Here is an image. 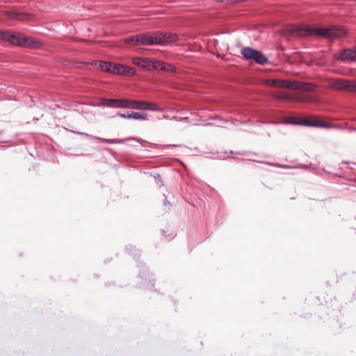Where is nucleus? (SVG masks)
I'll use <instances>...</instances> for the list:
<instances>
[{"label": "nucleus", "instance_id": "1", "mask_svg": "<svg viewBox=\"0 0 356 356\" xmlns=\"http://www.w3.org/2000/svg\"><path fill=\"white\" fill-rule=\"evenodd\" d=\"M291 34L300 37H322L329 40H339L347 37L348 31L342 26L332 25L325 27H310L306 24L293 26L288 29Z\"/></svg>", "mask_w": 356, "mask_h": 356}, {"label": "nucleus", "instance_id": "2", "mask_svg": "<svg viewBox=\"0 0 356 356\" xmlns=\"http://www.w3.org/2000/svg\"><path fill=\"white\" fill-rule=\"evenodd\" d=\"M85 65L90 64L94 67H129L130 65L136 67H163L161 63L159 60H152L145 57H134L127 58L124 63H112L106 62L98 60H92L90 63H84ZM164 67H173L171 64L164 65Z\"/></svg>", "mask_w": 356, "mask_h": 356}, {"label": "nucleus", "instance_id": "3", "mask_svg": "<svg viewBox=\"0 0 356 356\" xmlns=\"http://www.w3.org/2000/svg\"><path fill=\"white\" fill-rule=\"evenodd\" d=\"M0 39L13 45L22 47L38 48L41 46V43L33 38L10 31H0Z\"/></svg>", "mask_w": 356, "mask_h": 356}, {"label": "nucleus", "instance_id": "4", "mask_svg": "<svg viewBox=\"0 0 356 356\" xmlns=\"http://www.w3.org/2000/svg\"><path fill=\"white\" fill-rule=\"evenodd\" d=\"M139 45H165L177 40V35L172 33L154 32L139 34Z\"/></svg>", "mask_w": 356, "mask_h": 356}, {"label": "nucleus", "instance_id": "5", "mask_svg": "<svg viewBox=\"0 0 356 356\" xmlns=\"http://www.w3.org/2000/svg\"><path fill=\"white\" fill-rule=\"evenodd\" d=\"M266 83L270 86L305 91H312L314 89V86L312 84L291 80L267 79Z\"/></svg>", "mask_w": 356, "mask_h": 356}, {"label": "nucleus", "instance_id": "6", "mask_svg": "<svg viewBox=\"0 0 356 356\" xmlns=\"http://www.w3.org/2000/svg\"><path fill=\"white\" fill-rule=\"evenodd\" d=\"M243 57L251 63L264 65L268 64V58L261 51L250 47H244L241 49Z\"/></svg>", "mask_w": 356, "mask_h": 356}, {"label": "nucleus", "instance_id": "7", "mask_svg": "<svg viewBox=\"0 0 356 356\" xmlns=\"http://www.w3.org/2000/svg\"><path fill=\"white\" fill-rule=\"evenodd\" d=\"M334 58L345 62H356V47L339 50L334 54Z\"/></svg>", "mask_w": 356, "mask_h": 356}, {"label": "nucleus", "instance_id": "8", "mask_svg": "<svg viewBox=\"0 0 356 356\" xmlns=\"http://www.w3.org/2000/svg\"><path fill=\"white\" fill-rule=\"evenodd\" d=\"M332 87L337 90L356 91V82L344 79H336L332 81Z\"/></svg>", "mask_w": 356, "mask_h": 356}, {"label": "nucleus", "instance_id": "9", "mask_svg": "<svg viewBox=\"0 0 356 356\" xmlns=\"http://www.w3.org/2000/svg\"><path fill=\"white\" fill-rule=\"evenodd\" d=\"M298 124L314 127L330 128L332 127V125L328 123L320 121L316 117L302 118Z\"/></svg>", "mask_w": 356, "mask_h": 356}, {"label": "nucleus", "instance_id": "10", "mask_svg": "<svg viewBox=\"0 0 356 356\" xmlns=\"http://www.w3.org/2000/svg\"><path fill=\"white\" fill-rule=\"evenodd\" d=\"M104 72L126 76H132L136 73L135 68H105Z\"/></svg>", "mask_w": 356, "mask_h": 356}, {"label": "nucleus", "instance_id": "11", "mask_svg": "<svg viewBox=\"0 0 356 356\" xmlns=\"http://www.w3.org/2000/svg\"><path fill=\"white\" fill-rule=\"evenodd\" d=\"M100 104L102 106L113 107V108H122V99H106L102 98L100 99Z\"/></svg>", "mask_w": 356, "mask_h": 356}, {"label": "nucleus", "instance_id": "12", "mask_svg": "<svg viewBox=\"0 0 356 356\" xmlns=\"http://www.w3.org/2000/svg\"><path fill=\"white\" fill-rule=\"evenodd\" d=\"M5 15L10 19L24 21L29 19V16L25 13L17 11H6Z\"/></svg>", "mask_w": 356, "mask_h": 356}, {"label": "nucleus", "instance_id": "13", "mask_svg": "<svg viewBox=\"0 0 356 356\" xmlns=\"http://www.w3.org/2000/svg\"><path fill=\"white\" fill-rule=\"evenodd\" d=\"M127 118L128 119L145 120H147V115L145 113H140V112H131V113L127 115Z\"/></svg>", "mask_w": 356, "mask_h": 356}, {"label": "nucleus", "instance_id": "14", "mask_svg": "<svg viewBox=\"0 0 356 356\" xmlns=\"http://www.w3.org/2000/svg\"><path fill=\"white\" fill-rule=\"evenodd\" d=\"M124 42L131 45H139L138 35L131 36L124 39Z\"/></svg>", "mask_w": 356, "mask_h": 356}, {"label": "nucleus", "instance_id": "15", "mask_svg": "<svg viewBox=\"0 0 356 356\" xmlns=\"http://www.w3.org/2000/svg\"><path fill=\"white\" fill-rule=\"evenodd\" d=\"M145 110H149L152 111H163V109L156 104L147 102V106Z\"/></svg>", "mask_w": 356, "mask_h": 356}, {"label": "nucleus", "instance_id": "16", "mask_svg": "<svg viewBox=\"0 0 356 356\" xmlns=\"http://www.w3.org/2000/svg\"><path fill=\"white\" fill-rule=\"evenodd\" d=\"M138 101L137 100H130L129 108L138 110Z\"/></svg>", "mask_w": 356, "mask_h": 356}, {"label": "nucleus", "instance_id": "17", "mask_svg": "<svg viewBox=\"0 0 356 356\" xmlns=\"http://www.w3.org/2000/svg\"><path fill=\"white\" fill-rule=\"evenodd\" d=\"M147 104V102L145 101H138V110H145Z\"/></svg>", "mask_w": 356, "mask_h": 356}, {"label": "nucleus", "instance_id": "18", "mask_svg": "<svg viewBox=\"0 0 356 356\" xmlns=\"http://www.w3.org/2000/svg\"><path fill=\"white\" fill-rule=\"evenodd\" d=\"M122 99L123 108H129L131 99Z\"/></svg>", "mask_w": 356, "mask_h": 356}, {"label": "nucleus", "instance_id": "19", "mask_svg": "<svg viewBox=\"0 0 356 356\" xmlns=\"http://www.w3.org/2000/svg\"><path fill=\"white\" fill-rule=\"evenodd\" d=\"M63 65H64L65 67L70 66V65H72V67H76V66H75L76 63H75V62L70 61V60H66V61H65V63H63Z\"/></svg>", "mask_w": 356, "mask_h": 356}, {"label": "nucleus", "instance_id": "20", "mask_svg": "<svg viewBox=\"0 0 356 356\" xmlns=\"http://www.w3.org/2000/svg\"><path fill=\"white\" fill-rule=\"evenodd\" d=\"M118 115L122 118H127V115L124 113H118Z\"/></svg>", "mask_w": 356, "mask_h": 356}, {"label": "nucleus", "instance_id": "21", "mask_svg": "<svg viewBox=\"0 0 356 356\" xmlns=\"http://www.w3.org/2000/svg\"><path fill=\"white\" fill-rule=\"evenodd\" d=\"M280 98H281V99H285V97H280Z\"/></svg>", "mask_w": 356, "mask_h": 356}]
</instances>
